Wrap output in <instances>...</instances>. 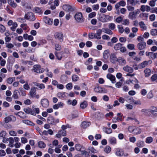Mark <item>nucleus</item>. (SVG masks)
Instances as JSON below:
<instances>
[{
  "instance_id": "obj_1",
  "label": "nucleus",
  "mask_w": 157,
  "mask_h": 157,
  "mask_svg": "<svg viewBox=\"0 0 157 157\" xmlns=\"http://www.w3.org/2000/svg\"><path fill=\"white\" fill-rule=\"evenodd\" d=\"M140 13L139 9H137L133 12H130L128 15V18L131 20H134L137 18V15Z\"/></svg>"
},
{
  "instance_id": "obj_2",
  "label": "nucleus",
  "mask_w": 157,
  "mask_h": 157,
  "mask_svg": "<svg viewBox=\"0 0 157 157\" xmlns=\"http://www.w3.org/2000/svg\"><path fill=\"white\" fill-rule=\"evenodd\" d=\"M75 21L78 23H81L84 21V19L81 13H76L74 16Z\"/></svg>"
},
{
  "instance_id": "obj_3",
  "label": "nucleus",
  "mask_w": 157,
  "mask_h": 157,
  "mask_svg": "<svg viewBox=\"0 0 157 157\" xmlns=\"http://www.w3.org/2000/svg\"><path fill=\"white\" fill-rule=\"evenodd\" d=\"M33 70L34 72L38 73H42L44 71V69L43 68H41L40 65H34Z\"/></svg>"
},
{
  "instance_id": "obj_4",
  "label": "nucleus",
  "mask_w": 157,
  "mask_h": 157,
  "mask_svg": "<svg viewBox=\"0 0 157 157\" xmlns=\"http://www.w3.org/2000/svg\"><path fill=\"white\" fill-rule=\"evenodd\" d=\"M25 19L29 20L31 21H34L36 19L34 14L31 12L25 14Z\"/></svg>"
},
{
  "instance_id": "obj_5",
  "label": "nucleus",
  "mask_w": 157,
  "mask_h": 157,
  "mask_svg": "<svg viewBox=\"0 0 157 157\" xmlns=\"http://www.w3.org/2000/svg\"><path fill=\"white\" fill-rule=\"evenodd\" d=\"M47 121L49 124L55 125L57 123L59 122V120L58 119H55L52 117H50L48 118Z\"/></svg>"
},
{
  "instance_id": "obj_6",
  "label": "nucleus",
  "mask_w": 157,
  "mask_h": 157,
  "mask_svg": "<svg viewBox=\"0 0 157 157\" xmlns=\"http://www.w3.org/2000/svg\"><path fill=\"white\" fill-rule=\"evenodd\" d=\"M42 106L44 108L47 107L49 105V102L48 100L46 98L42 99L40 102Z\"/></svg>"
},
{
  "instance_id": "obj_7",
  "label": "nucleus",
  "mask_w": 157,
  "mask_h": 157,
  "mask_svg": "<svg viewBox=\"0 0 157 157\" xmlns=\"http://www.w3.org/2000/svg\"><path fill=\"white\" fill-rule=\"evenodd\" d=\"M146 45V43L145 42L141 41L137 45V48L140 50H143L145 48Z\"/></svg>"
},
{
  "instance_id": "obj_8",
  "label": "nucleus",
  "mask_w": 157,
  "mask_h": 157,
  "mask_svg": "<svg viewBox=\"0 0 157 157\" xmlns=\"http://www.w3.org/2000/svg\"><path fill=\"white\" fill-rule=\"evenodd\" d=\"M94 91L96 92L99 93H106L107 90L105 89L101 88L99 86L95 88Z\"/></svg>"
},
{
  "instance_id": "obj_9",
  "label": "nucleus",
  "mask_w": 157,
  "mask_h": 157,
  "mask_svg": "<svg viewBox=\"0 0 157 157\" xmlns=\"http://www.w3.org/2000/svg\"><path fill=\"white\" fill-rule=\"evenodd\" d=\"M152 61L149 60L148 61H145L143 63H141L139 65V67L140 68H143L147 65L149 63L151 64L152 63Z\"/></svg>"
},
{
  "instance_id": "obj_10",
  "label": "nucleus",
  "mask_w": 157,
  "mask_h": 157,
  "mask_svg": "<svg viewBox=\"0 0 157 157\" xmlns=\"http://www.w3.org/2000/svg\"><path fill=\"white\" fill-rule=\"evenodd\" d=\"M63 9L66 11H73L74 10V9L70 5H65L63 6Z\"/></svg>"
},
{
  "instance_id": "obj_11",
  "label": "nucleus",
  "mask_w": 157,
  "mask_h": 157,
  "mask_svg": "<svg viewBox=\"0 0 157 157\" xmlns=\"http://www.w3.org/2000/svg\"><path fill=\"white\" fill-rule=\"evenodd\" d=\"M24 111L27 114H31L34 116L36 115L35 113L33 110L29 108L24 109Z\"/></svg>"
},
{
  "instance_id": "obj_12",
  "label": "nucleus",
  "mask_w": 157,
  "mask_h": 157,
  "mask_svg": "<svg viewBox=\"0 0 157 157\" xmlns=\"http://www.w3.org/2000/svg\"><path fill=\"white\" fill-rule=\"evenodd\" d=\"M55 54L57 59L59 60H60L63 57V52H55Z\"/></svg>"
},
{
  "instance_id": "obj_13",
  "label": "nucleus",
  "mask_w": 157,
  "mask_h": 157,
  "mask_svg": "<svg viewBox=\"0 0 157 157\" xmlns=\"http://www.w3.org/2000/svg\"><path fill=\"white\" fill-rule=\"evenodd\" d=\"M123 69L124 71L126 72H127L129 73H132L133 71V68L130 67L128 65H127L123 67Z\"/></svg>"
},
{
  "instance_id": "obj_14",
  "label": "nucleus",
  "mask_w": 157,
  "mask_h": 157,
  "mask_svg": "<svg viewBox=\"0 0 157 157\" xmlns=\"http://www.w3.org/2000/svg\"><path fill=\"white\" fill-rule=\"evenodd\" d=\"M44 21L46 24L49 25H51L52 24V19H51L46 16L44 17Z\"/></svg>"
},
{
  "instance_id": "obj_15",
  "label": "nucleus",
  "mask_w": 157,
  "mask_h": 157,
  "mask_svg": "<svg viewBox=\"0 0 157 157\" xmlns=\"http://www.w3.org/2000/svg\"><path fill=\"white\" fill-rule=\"evenodd\" d=\"M102 29H98L97 30L96 33H95L96 38L98 40L101 38V35L102 33Z\"/></svg>"
},
{
  "instance_id": "obj_16",
  "label": "nucleus",
  "mask_w": 157,
  "mask_h": 157,
  "mask_svg": "<svg viewBox=\"0 0 157 157\" xmlns=\"http://www.w3.org/2000/svg\"><path fill=\"white\" fill-rule=\"evenodd\" d=\"M29 94L32 97H34L36 94V90L35 88V87L31 88Z\"/></svg>"
},
{
  "instance_id": "obj_17",
  "label": "nucleus",
  "mask_w": 157,
  "mask_h": 157,
  "mask_svg": "<svg viewBox=\"0 0 157 157\" xmlns=\"http://www.w3.org/2000/svg\"><path fill=\"white\" fill-rule=\"evenodd\" d=\"M12 119L14 121H15L16 120V118L15 117L13 116L8 117H6L5 118L4 121L6 123H8L11 121Z\"/></svg>"
},
{
  "instance_id": "obj_18",
  "label": "nucleus",
  "mask_w": 157,
  "mask_h": 157,
  "mask_svg": "<svg viewBox=\"0 0 157 157\" xmlns=\"http://www.w3.org/2000/svg\"><path fill=\"white\" fill-rule=\"evenodd\" d=\"M55 36L56 38L61 41L63 38V35L60 33H56L55 34Z\"/></svg>"
},
{
  "instance_id": "obj_19",
  "label": "nucleus",
  "mask_w": 157,
  "mask_h": 157,
  "mask_svg": "<svg viewBox=\"0 0 157 157\" xmlns=\"http://www.w3.org/2000/svg\"><path fill=\"white\" fill-rule=\"evenodd\" d=\"M107 78L111 80L112 83H114L115 82V77L110 74H108L107 75Z\"/></svg>"
},
{
  "instance_id": "obj_20",
  "label": "nucleus",
  "mask_w": 157,
  "mask_h": 157,
  "mask_svg": "<svg viewBox=\"0 0 157 157\" xmlns=\"http://www.w3.org/2000/svg\"><path fill=\"white\" fill-rule=\"evenodd\" d=\"M8 4L13 8H15L17 6V4L13 0H8Z\"/></svg>"
},
{
  "instance_id": "obj_21",
  "label": "nucleus",
  "mask_w": 157,
  "mask_h": 157,
  "mask_svg": "<svg viewBox=\"0 0 157 157\" xmlns=\"http://www.w3.org/2000/svg\"><path fill=\"white\" fill-rule=\"evenodd\" d=\"M117 61L121 65H124L126 63V61L125 59L122 57H119Z\"/></svg>"
},
{
  "instance_id": "obj_22",
  "label": "nucleus",
  "mask_w": 157,
  "mask_h": 157,
  "mask_svg": "<svg viewBox=\"0 0 157 157\" xmlns=\"http://www.w3.org/2000/svg\"><path fill=\"white\" fill-rule=\"evenodd\" d=\"M117 59H118L117 58L115 54H113L111 55L110 60L112 63H115L116 61H117Z\"/></svg>"
},
{
  "instance_id": "obj_23",
  "label": "nucleus",
  "mask_w": 157,
  "mask_h": 157,
  "mask_svg": "<svg viewBox=\"0 0 157 157\" xmlns=\"http://www.w3.org/2000/svg\"><path fill=\"white\" fill-rule=\"evenodd\" d=\"M90 124V123L88 122L83 121L82 122L81 124L82 127L85 129L88 127Z\"/></svg>"
},
{
  "instance_id": "obj_24",
  "label": "nucleus",
  "mask_w": 157,
  "mask_h": 157,
  "mask_svg": "<svg viewBox=\"0 0 157 157\" xmlns=\"http://www.w3.org/2000/svg\"><path fill=\"white\" fill-rule=\"evenodd\" d=\"M7 140L9 141V147H13V143L14 142V140L13 138L10 137L7 139Z\"/></svg>"
},
{
  "instance_id": "obj_25",
  "label": "nucleus",
  "mask_w": 157,
  "mask_h": 157,
  "mask_svg": "<svg viewBox=\"0 0 157 157\" xmlns=\"http://www.w3.org/2000/svg\"><path fill=\"white\" fill-rule=\"evenodd\" d=\"M103 57L105 59H107L109 56V51L108 50H105L103 53Z\"/></svg>"
},
{
  "instance_id": "obj_26",
  "label": "nucleus",
  "mask_w": 157,
  "mask_h": 157,
  "mask_svg": "<svg viewBox=\"0 0 157 157\" xmlns=\"http://www.w3.org/2000/svg\"><path fill=\"white\" fill-rule=\"evenodd\" d=\"M145 76L146 77H149L151 75V71L150 69L146 68L144 70Z\"/></svg>"
},
{
  "instance_id": "obj_27",
  "label": "nucleus",
  "mask_w": 157,
  "mask_h": 157,
  "mask_svg": "<svg viewBox=\"0 0 157 157\" xmlns=\"http://www.w3.org/2000/svg\"><path fill=\"white\" fill-rule=\"evenodd\" d=\"M102 30L105 33H107L109 35H112L113 34L112 32L109 29L103 28L102 29Z\"/></svg>"
},
{
  "instance_id": "obj_28",
  "label": "nucleus",
  "mask_w": 157,
  "mask_h": 157,
  "mask_svg": "<svg viewBox=\"0 0 157 157\" xmlns=\"http://www.w3.org/2000/svg\"><path fill=\"white\" fill-rule=\"evenodd\" d=\"M87 106V103L86 101H84L83 102H81L80 104L81 108L84 109L86 108Z\"/></svg>"
},
{
  "instance_id": "obj_29",
  "label": "nucleus",
  "mask_w": 157,
  "mask_h": 157,
  "mask_svg": "<svg viewBox=\"0 0 157 157\" xmlns=\"http://www.w3.org/2000/svg\"><path fill=\"white\" fill-rule=\"evenodd\" d=\"M38 146L40 148H44L45 147L46 144L43 142L40 141L38 143Z\"/></svg>"
},
{
  "instance_id": "obj_30",
  "label": "nucleus",
  "mask_w": 157,
  "mask_h": 157,
  "mask_svg": "<svg viewBox=\"0 0 157 157\" xmlns=\"http://www.w3.org/2000/svg\"><path fill=\"white\" fill-rule=\"evenodd\" d=\"M122 44L120 43H118L115 45L114 47V49L116 50H120Z\"/></svg>"
},
{
  "instance_id": "obj_31",
  "label": "nucleus",
  "mask_w": 157,
  "mask_h": 157,
  "mask_svg": "<svg viewBox=\"0 0 157 157\" xmlns=\"http://www.w3.org/2000/svg\"><path fill=\"white\" fill-rule=\"evenodd\" d=\"M67 94L65 92H59L57 94V96L59 98H64L66 97Z\"/></svg>"
},
{
  "instance_id": "obj_32",
  "label": "nucleus",
  "mask_w": 157,
  "mask_h": 157,
  "mask_svg": "<svg viewBox=\"0 0 157 157\" xmlns=\"http://www.w3.org/2000/svg\"><path fill=\"white\" fill-rule=\"evenodd\" d=\"M126 101L127 102L131 104H133L134 102V100L132 97H128L126 98Z\"/></svg>"
},
{
  "instance_id": "obj_33",
  "label": "nucleus",
  "mask_w": 157,
  "mask_h": 157,
  "mask_svg": "<svg viewBox=\"0 0 157 157\" xmlns=\"http://www.w3.org/2000/svg\"><path fill=\"white\" fill-rule=\"evenodd\" d=\"M116 154L117 156H121L124 155V152L121 150L117 149Z\"/></svg>"
},
{
  "instance_id": "obj_34",
  "label": "nucleus",
  "mask_w": 157,
  "mask_h": 157,
  "mask_svg": "<svg viewBox=\"0 0 157 157\" xmlns=\"http://www.w3.org/2000/svg\"><path fill=\"white\" fill-rule=\"evenodd\" d=\"M82 147V146L79 144H77L75 146V149L78 151H81V148Z\"/></svg>"
},
{
  "instance_id": "obj_35",
  "label": "nucleus",
  "mask_w": 157,
  "mask_h": 157,
  "mask_svg": "<svg viewBox=\"0 0 157 157\" xmlns=\"http://www.w3.org/2000/svg\"><path fill=\"white\" fill-rule=\"evenodd\" d=\"M6 134V132L4 131H2L0 133V138H5V136Z\"/></svg>"
},
{
  "instance_id": "obj_36",
  "label": "nucleus",
  "mask_w": 157,
  "mask_h": 157,
  "mask_svg": "<svg viewBox=\"0 0 157 157\" xmlns=\"http://www.w3.org/2000/svg\"><path fill=\"white\" fill-rule=\"evenodd\" d=\"M139 24L142 29H143L144 30H146V29L147 27L144 22L141 21L140 22Z\"/></svg>"
},
{
  "instance_id": "obj_37",
  "label": "nucleus",
  "mask_w": 157,
  "mask_h": 157,
  "mask_svg": "<svg viewBox=\"0 0 157 157\" xmlns=\"http://www.w3.org/2000/svg\"><path fill=\"white\" fill-rule=\"evenodd\" d=\"M36 13L41 14L43 12L42 11L41 9L39 7H36L34 9Z\"/></svg>"
},
{
  "instance_id": "obj_38",
  "label": "nucleus",
  "mask_w": 157,
  "mask_h": 157,
  "mask_svg": "<svg viewBox=\"0 0 157 157\" xmlns=\"http://www.w3.org/2000/svg\"><path fill=\"white\" fill-rule=\"evenodd\" d=\"M23 122L24 123L28 125H34V123L32 122L31 121H29L28 120H24L23 121Z\"/></svg>"
},
{
  "instance_id": "obj_39",
  "label": "nucleus",
  "mask_w": 157,
  "mask_h": 157,
  "mask_svg": "<svg viewBox=\"0 0 157 157\" xmlns=\"http://www.w3.org/2000/svg\"><path fill=\"white\" fill-rule=\"evenodd\" d=\"M72 80L73 82L77 81L79 79V77L76 75H73L72 76Z\"/></svg>"
},
{
  "instance_id": "obj_40",
  "label": "nucleus",
  "mask_w": 157,
  "mask_h": 157,
  "mask_svg": "<svg viewBox=\"0 0 157 157\" xmlns=\"http://www.w3.org/2000/svg\"><path fill=\"white\" fill-rule=\"evenodd\" d=\"M17 26V24L16 22H14L12 25V26L11 27L10 29L13 31H14L15 30Z\"/></svg>"
},
{
  "instance_id": "obj_41",
  "label": "nucleus",
  "mask_w": 157,
  "mask_h": 157,
  "mask_svg": "<svg viewBox=\"0 0 157 157\" xmlns=\"http://www.w3.org/2000/svg\"><path fill=\"white\" fill-rule=\"evenodd\" d=\"M35 85L36 86H38L39 88L41 89H44L45 88V86L43 84H39L36 82L35 83Z\"/></svg>"
},
{
  "instance_id": "obj_42",
  "label": "nucleus",
  "mask_w": 157,
  "mask_h": 157,
  "mask_svg": "<svg viewBox=\"0 0 157 157\" xmlns=\"http://www.w3.org/2000/svg\"><path fill=\"white\" fill-rule=\"evenodd\" d=\"M108 26L110 29L114 30L115 28L116 25L113 23H111L109 24Z\"/></svg>"
},
{
  "instance_id": "obj_43",
  "label": "nucleus",
  "mask_w": 157,
  "mask_h": 157,
  "mask_svg": "<svg viewBox=\"0 0 157 157\" xmlns=\"http://www.w3.org/2000/svg\"><path fill=\"white\" fill-rule=\"evenodd\" d=\"M153 140V138L151 136L147 137L146 140V143H151Z\"/></svg>"
},
{
  "instance_id": "obj_44",
  "label": "nucleus",
  "mask_w": 157,
  "mask_h": 157,
  "mask_svg": "<svg viewBox=\"0 0 157 157\" xmlns=\"http://www.w3.org/2000/svg\"><path fill=\"white\" fill-rule=\"evenodd\" d=\"M151 34L152 36L157 35V29H152L151 31Z\"/></svg>"
},
{
  "instance_id": "obj_45",
  "label": "nucleus",
  "mask_w": 157,
  "mask_h": 157,
  "mask_svg": "<svg viewBox=\"0 0 157 157\" xmlns=\"http://www.w3.org/2000/svg\"><path fill=\"white\" fill-rule=\"evenodd\" d=\"M156 58H157V52L154 53L152 52L151 56L150 59H154Z\"/></svg>"
},
{
  "instance_id": "obj_46",
  "label": "nucleus",
  "mask_w": 157,
  "mask_h": 157,
  "mask_svg": "<svg viewBox=\"0 0 157 157\" xmlns=\"http://www.w3.org/2000/svg\"><path fill=\"white\" fill-rule=\"evenodd\" d=\"M55 49L56 51H60L62 49L61 46L59 44H55Z\"/></svg>"
},
{
  "instance_id": "obj_47",
  "label": "nucleus",
  "mask_w": 157,
  "mask_h": 157,
  "mask_svg": "<svg viewBox=\"0 0 157 157\" xmlns=\"http://www.w3.org/2000/svg\"><path fill=\"white\" fill-rule=\"evenodd\" d=\"M17 92L18 91L17 90H15L13 93L12 97L15 99H17L18 98V96L17 94Z\"/></svg>"
},
{
  "instance_id": "obj_48",
  "label": "nucleus",
  "mask_w": 157,
  "mask_h": 157,
  "mask_svg": "<svg viewBox=\"0 0 157 157\" xmlns=\"http://www.w3.org/2000/svg\"><path fill=\"white\" fill-rule=\"evenodd\" d=\"M92 8L93 10L97 11L99 9V6L98 4H94L92 6Z\"/></svg>"
},
{
  "instance_id": "obj_49",
  "label": "nucleus",
  "mask_w": 157,
  "mask_h": 157,
  "mask_svg": "<svg viewBox=\"0 0 157 157\" xmlns=\"http://www.w3.org/2000/svg\"><path fill=\"white\" fill-rule=\"evenodd\" d=\"M14 80L15 78H9L7 79L6 81L8 83L11 84Z\"/></svg>"
},
{
  "instance_id": "obj_50",
  "label": "nucleus",
  "mask_w": 157,
  "mask_h": 157,
  "mask_svg": "<svg viewBox=\"0 0 157 157\" xmlns=\"http://www.w3.org/2000/svg\"><path fill=\"white\" fill-rule=\"evenodd\" d=\"M104 17H105L106 22L111 21L113 19V17L109 15H104Z\"/></svg>"
},
{
  "instance_id": "obj_51",
  "label": "nucleus",
  "mask_w": 157,
  "mask_h": 157,
  "mask_svg": "<svg viewBox=\"0 0 157 157\" xmlns=\"http://www.w3.org/2000/svg\"><path fill=\"white\" fill-rule=\"evenodd\" d=\"M59 133L63 136H65L66 135V131L64 130H60L59 131Z\"/></svg>"
},
{
  "instance_id": "obj_52",
  "label": "nucleus",
  "mask_w": 157,
  "mask_h": 157,
  "mask_svg": "<svg viewBox=\"0 0 157 157\" xmlns=\"http://www.w3.org/2000/svg\"><path fill=\"white\" fill-rule=\"evenodd\" d=\"M81 154L82 155H84L86 157H88L89 156L88 154L87 151L85 150L81 151Z\"/></svg>"
},
{
  "instance_id": "obj_53",
  "label": "nucleus",
  "mask_w": 157,
  "mask_h": 157,
  "mask_svg": "<svg viewBox=\"0 0 157 157\" xmlns=\"http://www.w3.org/2000/svg\"><path fill=\"white\" fill-rule=\"evenodd\" d=\"M117 27L119 29V32L121 33H122L124 31L122 26L121 25H118Z\"/></svg>"
},
{
  "instance_id": "obj_54",
  "label": "nucleus",
  "mask_w": 157,
  "mask_h": 157,
  "mask_svg": "<svg viewBox=\"0 0 157 157\" xmlns=\"http://www.w3.org/2000/svg\"><path fill=\"white\" fill-rule=\"evenodd\" d=\"M127 8L128 10L130 12H133L134 11V7L131 6H127Z\"/></svg>"
},
{
  "instance_id": "obj_55",
  "label": "nucleus",
  "mask_w": 157,
  "mask_h": 157,
  "mask_svg": "<svg viewBox=\"0 0 157 157\" xmlns=\"http://www.w3.org/2000/svg\"><path fill=\"white\" fill-rule=\"evenodd\" d=\"M157 78V75L155 74L152 75L151 77V80L152 82L155 81Z\"/></svg>"
},
{
  "instance_id": "obj_56",
  "label": "nucleus",
  "mask_w": 157,
  "mask_h": 157,
  "mask_svg": "<svg viewBox=\"0 0 157 157\" xmlns=\"http://www.w3.org/2000/svg\"><path fill=\"white\" fill-rule=\"evenodd\" d=\"M128 48L130 50H133L134 49V45L132 44H129L128 45Z\"/></svg>"
},
{
  "instance_id": "obj_57",
  "label": "nucleus",
  "mask_w": 157,
  "mask_h": 157,
  "mask_svg": "<svg viewBox=\"0 0 157 157\" xmlns=\"http://www.w3.org/2000/svg\"><path fill=\"white\" fill-rule=\"evenodd\" d=\"M109 142L111 144H115L116 143V139L114 137L110 139Z\"/></svg>"
},
{
  "instance_id": "obj_58",
  "label": "nucleus",
  "mask_w": 157,
  "mask_h": 157,
  "mask_svg": "<svg viewBox=\"0 0 157 157\" xmlns=\"http://www.w3.org/2000/svg\"><path fill=\"white\" fill-rule=\"evenodd\" d=\"M102 38L103 40H109L110 39L109 36L106 35H103L102 36Z\"/></svg>"
},
{
  "instance_id": "obj_59",
  "label": "nucleus",
  "mask_w": 157,
  "mask_h": 157,
  "mask_svg": "<svg viewBox=\"0 0 157 157\" xmlns=\"http://www.w3.org/2000/svg\"><path fill=\"white\" fill-rule=\"evenodd\" d=\"M148 14L146 13H142L139 15V16L141 17H145L147 18L148 17Z\"/></svg>"
},
{
  "instance_id": "obj_60",
  "label": "nucleus",
  "mask_w": 157,
  "mask_h": 157,
  "mask_svg": "<svg viewBox=\"0 0 157 157\" xmlns=\"http://www.w3.org/2000/svg\"><path fill=\"white\" fill-rule=\"evenodd\" d=\"M111 148L109 146H106L105 149V151L107 153H109L110 152Z\"/></svg>"
},
{
  "instance_id": "obj_61",
  "label": "nucleus",
  "mask_w": 157,
  "mask_h": 157,
  "mask_svg": "<svg viewBox=\"0 0 157 157\" xmlns=\"http://www.w3.org/2000/svg\"><path fill=\"white\" fill-rule=\"evenodd\" d=\"M149 19L151 21H154L155 19V16L154 14L151 15L149 17Z\"/></svg>"
},
{
  "instance_id": "obj_62",
  "label": "nucleus",
  "mask_w": 157,
  "mask_h": 157,
  "mask_svg": "<svg viewBox=\"0 0 157 157\" xmlns=\"http://www.w3.org/2000/svg\"><path fill=\"white\" fill-rule=\"evenodd\" d=\"M127 2L128 4H129L132 5H135L136 4L135 1L134 0H127Z\"/></svg>"
},
{
  "instance_id": "obj_63",
  "label": "nucleus",
  "mask_w": 157,
  "mask_h": 157,
  "mask_svg": "<svg viewBox=\"0 0 157 157\" xmlns=\"http://www.w3.org/2000/svg\"><path fill=\"white\" fill-rule=\"evenodd\" d=\"M6 30V28L2 24H0V31L2 32H4Z\"/></svg>"
},
{
  "instance_id": "obj_64",
  "label": "nucleus",
  "mask_w": 157,
  "mask_h": 157,
  "mask_svg": "<svg viewBox=\"0 0 157 157\" xmlns=\"http://www.w3.org/2000/svg\"><path fill=\"white\" fill-rule=\"evenodd\" d=\"M123 20V18L122 17L119 16L116 19V21L118 23H120Z\"/></svg>"
}]
</instances>
